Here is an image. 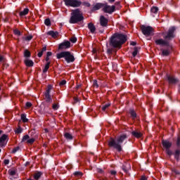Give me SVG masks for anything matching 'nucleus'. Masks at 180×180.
<instances>
[{"label":"nucleus","instance_id":"nucleus-45","mask_svg":"<svg viewBox=\"0 0 180 180\" xmlns=\"http://www.w3.org/2000/svg\"><path fill=\"white\" fill-rule=\"evenodd\" d=\"M65 84H67V81H65V80H62V81L59 83V85H60V86H63V85H65Z\"/></svg>","mask_w":180,"mask_h":180},{"label":"nucleus","instance_id":"nucleus-14","mask_svg":"<svg viewBox=\"0 0 180 180\" xmlns=\"http://www.w3.org/2000/svg\"><path fill=\"white\" fill-rule=\"evenodd\" d=\"M46 34L48 36H51V37H53V39H57V37H58V32L57 31H53V30H51L48 32H46Z\"/></svg>","mask_w":180,"mask_h":180},{"label":"nucleus","instance_id":"nucleus-32","mask_svg":"<svg viewBox=\"0 0 180 180\" xmlns=\"http://www.w3.org/2000/svg\"><path fill=\"white\" fill-rule=\"evenodd\" d=\"M44 23L46 26H51V21L50 20V18L45 19Z\"/></svg>","mask_w":180,"mask_h":180},{"label":"nucleus","instance_id":"nucleus-27","mask_svg":"<svg viewBox=\"0 0 180 180\" xmlns=\"http://www.w3.org/2000/svg\"><path fill=\"white\" fill-rule=\"evenodd\" d=\"M129 114L133 119H136V117H137V113H136V111H134V110H130Z\"/></svg>","mask_w":180,"mask_h":180},{"label":"nucleus","instance_id":"nucleus-31","mask_svg":"<svg viewBox=\"0 0 180 180\" xmlns=\"http://www.w3.org/2000/svg\"><path fill=\"white\" fill-rule=\"evenodd\" d=\"M138 53H139V48L134 47V51L132 52L133 57H136V56H137Z\"/></svg>","mask_w":180,"mask_h":180},{"label":"nucleus","instance_id":"nucleus-51","mask_svg":"<svg viewBox=\"0 0 180 180\" xmlns=\"http://www.w3.org/2000/svg\"><path fill=\"white\" fill-rule=\"evenodd\" d=\"M4 165H8V164H9V160L5 159L4 160Z\"/></svg>","mask_w":180,"mask_h":180},{"label":"nucleus","instance_id":"nucleus-62","mask_svg":"<svg viewBox=\"0 0 180 180\" xmlns=\"http://www.w3.org/2000/svg\"><path fill=\"white\" fill-rule=\"evenodd\" d=\"M77 89H78L79 88V86H77Z\"/></svg>","mask_w":180,"mask_h":180},{"label":"nucleus","instance_id":"nucleus-36","mask_svg":"<svg viewBox=\"0 0 180 180\" xmlns=\"http://www.w3.org/2000/svg\"><path fill=\"white\" fill-rule=\"evenodd\" d=\"M179 155H180V150H176L174 153L175 158H176V160H178V158H179Z\"/></svg>","mask_w":180,"mask_h":180},{"label":"nucleus","instance_id":"nucleus-29","mask_svg":"<svg viewBox=\"0 0 180 180\" xmlns=\"http://www.w3.org/2000/svg\"><path fill=\"white\" fill-rule=\"evenodd\" d=\"M41 175H43V174L40 172H38L37 173L34 174V179H40V176H41Z\"/></svg>","mask_w":180,"mask_h":180},{"label":"nucleus","instance_id":"nucleus-9","mask_svg":"<svg viewBox=\"0 0 180 180\" xmlns=\"http://www.w3.org/2000/svg\"><path fill=\"white\" fill-rule=\"evenodd\" d=\"M175 28L174 27H170L166 33V35L164 37V40L166 41H169L175 37Z\"/></svg>","mask_w":180,"mask_h":180},{"label":"nucleus","instance_id":"nucleus-12","mask_svg":"<svg viewBox=\"0 0 180 180\" xmlns=\"http://www.w3.org/2000/svg\"><path fill=\"white\" fill-rule=\"evenodd\" d=\"M100 25L102 27H108V24L109 23V20L105 16L101 15L99 19Z\"/></svg>","mask_w":180,"mask_h":180},{"label":"nucleus","instance_id":"nucleus-61","mask_svg":"<svg viewBox=\"0 0 180 180\" xmlns=\"http://www.w3.org/2000/svg\"><path fill=\"white\" fill-rule=\"evenodd\" d=\"M2 134V130H0V135Z\"/></svg>","mask_w":180,"mask_h":180},{"label":"nucleus","instance_id":"nucleus-26","mask_svg":"<svg viewBox=\"0 0 180 180\" xmlns=\"http://www.w3.org/2000/svg\"><path fill=\"white\" fill-rule=\"evenodd\" d=\"M21 120L23 123H27L29 120L26 118V114H21Z\"/></svg>","mask_w":180,"mask_h":180},{"label":"nucleus","instance_id":"nucleus-60","mask_svg":"<svg viewBox=\"0 0 180 180\" xmlns=\"http://www.w3.org/2000/svg\"><path fill=\"white\" fill-rule=\"evenodd\" d=\"M44 131H45L46 133H49V129H45Z\"/></svg>","mask_w":180,"mask_h":180},{"label":"nucleus","instance_id":"nucleus-49","mask_svg":"<svg viewBox=\"0 0 180 180\" xmlns=\"http://www.w3.org/2000/svg\"><path fill=\"white\" fill-rule=\"evenodd\" d=\"M176 146H177V147H179V146H180V136H178V138H177Z\"/></svg>","mask_w":180,"mask_h":180},{"label":"nucleus","instance_id":"nucleus-63","mask_svg":"<svg viewBox=\"0 0 180 180\" xmlns=\"http://www.w3.org/2000/svg\"><path fill=\"white\" fill-rule=\"evenodd\" d=\"M100 172H103V171L101 170V171H100Z\"/></svg>","mask_w":180,"mask_h":180},{"label":"nucleus","instance_id":"nucleus-35","mask_svg":"<svg viewBox=\"0 0 180 180\" xmlns=\"http://www.w3.org/2000/svg\"><path fill=\"white\" fill-rule=\"evenodd\" d=\"M29 139H30V136H29V135H25L24 136H22V142H25V141H27V140H29Z\"/></svg>","mask_w":180,"mask_h":180},{"label":"nucleus","instance_id":"nucleus-24","mask_svg":"<svg viewBox=\"0 0 180 180\" xmlns=\"http://www.w3.org/2000/svg\"><path fill=\"white\" fill-rule=\"evenodd\" d=\"M50 64H51V62H48L44 68L43 69V72L46 73L47 71H49V68H50Z\"/></svg>","mask_w":180,"mask_h":180},{"label":"nucleus","instance_id":"nucleus-40","mask_svg":"<svg viewBox=\"0 0 180 180\" xmlns=\"http://www.w3.org/2000/svg\"><path fill=\"white\" fill-rule=\"evenodd\" d=\"M93 86L94 88H99V85L98 84V80L95 79L93 81Z\"/></svg>","mask_w":180,"mask_h":180},{"label":"nucleus","instance_id":"nucleus-10","mask_svg":"<svg viewBox=\"0 0 180 180\" xmlns=\"http://www.w3.org/2000/svg\"><path fill=\"white\" fill-rule=\"evenodd\" d=\"M116 6H109L107 4H104L103 11L105 12V13H109L110 15L113 13V12L115 11Z\"/></svg>","mask_w":180,"mask_h":180},{"label":"nucleus","instance_id":"nucleus-39","mask_svg":"<svg viewBox=\"0 0 180 180\" xmlns=\"http://www.w3.org/2000/svg\"><path fill=\"white\" fill-rule=\"evenodd\" d=\"M22 130L21 127H18L16 129V130H15V134H20V133H22Z\"/></svg>","mask_w":180,"mask_h":180},{"label":"nucleus","instance_id":"nucleus-19","mask_svg":"<svg viewBox=\"0 0 180 180\" xmlns=\"http://www.w3.org/2000/svg\"><path fill=\"white\" fill-rule=\"evenodd\" d=\"M25 64L27 67H33V65H34L33 60L29 59L25 60Z\"/></svg>","mask_w":180,"mask_h":180},{"label":"nucleus","instance_id":"nucleus-17","mask_svg":"<svg viewBox=\"0 0 180 180\" xmlns=\"http://www.w3.org/2000/svg\"><path fill=\"white\" fill-rule=\"evenodd\" d=\"M103 6H105L104 4L97 3L93 6V11H99V9L103 8Z\"/></svg>","mask_w":180,"mask_h":180},{"label":"nucleus","instance_id":"nucleus-44","mask_svg":"<svg viewBox=\"0 0 180 180\" xmlns=\"http://www.w3.org/2000/svg\"><path fill=\"white\" fill-rule=\"evenodd\" d=\"M9 175H11V176H13L14 175H16V172L15 170H11L9 172Z\"/></svg>","mask_w":180,"mask_h":180},{"label":"nucleus","instance_id":"nucleus-46","mask_svg":"<svg viewBox=\"0 0 180 180\" xmlns=\"http://www.w3.org/2000/svg\"><path fill=\"white\" fill-rule=\"evenodd\" d=\"M14 34H16L17 36H20V31H19L18 30H15Z\"/></svg>","mask_w":180,"mask_h":180},{"label":"nucleus","instance_id":"nucleus-59","mask_svg":"<svg viewBox=\"0 0 180 180\" xmlns=\"http://www.w3.org/2000/svg\"><path fill=\"white\" fill-rule=\"evenodd\" d=\"M2 60H4V58L1 56H0V61H2Z\"/></svg>","mask_w":180,"mask_h":180},{"label":"nucleus","instance_id":"nucleus-52","mask_svg":"<svg viewBox=\"0 0 180 180\" xmlns=\"http://www.w3.org/2000/svg\"><path fill=\"white\" fill-rule=\"evenodd\" d=\"M112 51H113V50L112 49H107L108 54H112Z\"/></svg>","mask_w":180,"mask_h":180},{"label":"nucleus","instance_id":"nucleus-20","mask_svg":"<svg viewBox=\"0 0 180 180\" xmlns=\"http://www.w3.org/2000/svg\"><path fill=\"white\" fill-rule=\"evenodd\" d=\"M29 11L30 10L28 8H24L22 11H20L19 13L20 16H26V15L29 13Z\"/></svg>","mask_w":180,"mask_h":180},{"label":"nucleus","instance_id":"nucleus-5","mask_svg":"<svg viewBox=\"0 0 180 180\" xmlns=\"http://www.w3.org/2000/svg\"><path fill=\"white\" fill-rule=\"evenodd\" d=\"M56 58L58 60L65 58V60L66 63H68V64H70V63H74L75 61V57H74V55L71 53V52L67 51L57 53Z\"/></svg>","mask_w":180,"mask_h":180},{"label":"nucleus","instance_id":"nucleus-41","mask_svg":"<svg viewBox=\"0 0 180 180\" xmlns=\"http://www.w3.org/2000/svg\"><path fill=\"white\" fill-rule=\"evenodd\" d=\"M70 41H71V43H77V37H72L70 39Z\"/></svg>","mask_w":180,"mask_h":180},{"label":"nucleus","instance_id":"nucleus-22","mask_svg":"<svg viewBox=\"0 0 180 180\" xmlns=\"http://www.w3.org/2000/svg\"><path fill=\"white\" fill-rule=\"evenodd\" d=\"M45 101L47 103H51L53 102V99H51V96L50 94H44Z\"/></svg>","mask_w":180,"mask_h":180},{"label":"nucleus","instance_id":"nucleus-55","mask_svg":"<svg viewBox=\"0 0 180 180\" xmlns=\"http://www.w3.org/2000/svg\"><path fill=\"white\" fill-rule=\"evenodd\" d=\"M45 60L46 61V63H50V57L46 56Z\"/></svg>","mask_w":180,"mask_h":180},{"label":"nucleus","instance_id":"nucleus-53","mask_svg":"<svg viewBox=\"0 0 180 180\" xmlns=\"http://www.w3.org/2000/svg\"><path fill=\"white\" fill-rule=\"evenodd\" d=\"M51 56H53V53H51L50 51L47 52L46 57H51Z\"/></svg>","mask_w":180,"mask_h":180},{"label":"nucleus","instance_id":"nucleus-50","mask_svg":"<svg viewBox=\"0 0 180 180\" xmlns=\"http://www.w3.org/2000/svg\"><path fill=\"white\" fill-rule=\"evenodd\" d=\"M110 174L111 175H116L117 174V172H116L115 170H111V171H110Z\"/></svg>","mask_w":180,"mask_h":180},{"label":"nucleus","instance_id":"nucleus-2","mask_svg":"<svg viewBox=\"0 0 180 180\" xmlns=\"http://www.w3.org/2000/svg\"><path fill=\"white\" fill-rule=\"evenodd\" d=\"M127 134H122L117 137L116 139L114 138H110L108 141V147H112V148H115L117 151L120 153L122 151V143L124 142V140H127Z\"/></svg>","mask_w":180,"mask_h":180},{"label":"nucleus","instance_id":"nucleus-8","mask_svg":"<svg viewBox=\"0 0 180 180\" xmlns=\"http://www.w3.org/2000/svg\"><path fill=\"white\" fill-rule=\"evenodd\" d=\"M162 145L166 150V154H167V155H169V157H171V155H172V151L170 150L169 148L171 147H172V142H171L168 140L162 139Z\"/></svg>","mask_w":180,"mask_h":180},{"label":"nucleus","instance_id":"nucleus-6","mask_svg":"<svg viewBox=\"0 0 180 180\" xmlns=\"http://www.w3.org/2000/svg\"><path fill=\"white\" fill-rule=\"evenodd\" d=\"M66 6L72 8H79L82 5V2L79 0H63Z\"/></svg>","mask_w":180,"mask_h":180},{"label":"nucleus","instance_id":"nucleus-37","mask_svg":"<svg viewBox=\"0 0 180 180\" xmlns=\"http://www.w3.org/2000/svg\"><path fill=\"white\" fill-rule=\"evenodd\" d=\"M34 141H36V139H34V138H32L27 141V144H33V143H34Z\"/></svg>","mask_w":180,"mask_h":180},{"label":"nucleus","instance_id":"nucleus-21","mask_svg":"<svg viewBox=\"0 0 180 180\" xmlns=\"http://www.w3.org/2000/svg\"><path fill=\"white\" fill-rule=\"evenodd\" d=\"M64 137L65 139H66V140H72L74 139V136H72V134L68 132H65L64 134Z\"/></svg>","mask_w":180,"mask_h":180},{"label":"nucleus","instance_id":"nucleus-47","mask_svg":"<svg viewBox=\"0 0 180 180\" xmlns=\"http://www.w3.org/2000/svg\"><path fill=\"white\" fill-rule=\"evenodd\" d=\"M26 108H32V103L30 102H27L25 104Z\"/></svg>","mask_w":180,"mask_h":180},{"label":"nucleus","instance_id":"nucleus-56","mask_svg":"<svg viewBox=\"0 0 180 180\" xmlns=\"http://www.w3.org/2000/svg\"><path fill=\"white\" fill-rule=\"evenodd\" d=\"M115 6L120 5V2L117 1V2L115 3Z\"/></svg>","mask_w":180,"mask_h":180},{"label":"nucleus","instance_id":"nucleus-48","mask_svg":"<svg viewBox=\"0 0 180 180\" xmlns=\"http://www.w3.org/2000/svg\"><path fill=\"white\" fill-rule=\"evenodd\" d=\"M18 150H19V147H16V148H13V150H12V153L15 154V153L18 151Z\"/></svg>","mask_w":180,"mask_h":180},{"label":"nucleus","instance_id":"nucleus-58","mask_svg":"<svg viewBox=\"0 0 180 180\" xmlns=\"http://www.w3.org/2000/svg\"><path fill=\"white\" fill-rule=\"evenodd\" d=\"M108 2H110V4H113V2H115V0H108Z\"/></svg>","mask_w":180,"mask_h":180},{"label":"nucleus","instance_id":"nucleus-18","mask_svg":"<svg viewBox=\"0 0 180 180\" xmlns=\"http://www.w3.org/2000/svg\"><path fill=\"white\" fill-rule=\"evenodd\" d=\"M167 79L169 84H176V82H178V79H176L173 76H168Z\"/></svg>","mask_w":180,"mask_h":180},{"label":"nucleus","instance_id":"nucleus-42","mask_svg":"<svg viewBox=\"0 0 180 180\" xmlns=\"http://www.w3.org/2000/svg\"><path fill=\"white\" fill-rule=\"evenodd\" d=\"M32 39H33V36L29 35L25 38V40H26L27 41H30V40H32Z\"/></svg>","mask_w":180,"mask_h":180},{"label":"nucleus","instance_id":"nucleus-54","mask_svg":"<svg viewBox=\"0 0 180 180\" xmlns=\"http://www.w3.org/2000/svg\"><path fill=\"white\" fill-rule=\"evenodd\" d=\"M130 44H131V46H136L137 44V42H136V41H131Z\"/></svg>","mask_w":180,"mask_h":180},{"label":"nucleus","instance_id":"nucleus-16","mask_svg":"<svg viewBox=\"0 0 180 180\" xmlns=\"http://www.w3.org/2000/svg\"><path fill=\"white\" fill-rule=\"evenodd\" d=\"M131 134L136 139H141L143 137V133L137 131H134L131 132Z\"/></svg>","mask_w":180,"mask_h":180},{"label":"nucleus","instance_id":"nucleus-13","mask_svg":"<svg viewBox=\"0 0 180 180\" xmlns=\"http://www.w3.org/2000/svg\"><path fill=\"white\" fill-rule=\"evenodd\" d=\"M6 140H8V135L3 134L0 137V147H5V146H6V143H8Z\"/></svg>","mask_w":180,"mask_h":180},{"label":"nucleus","instance_id":"nucleus-3","mask_svg":"<svg viewBox=\"0 0 180 180\" xmlns=\"http://www.w3.org/2000/svg\"><path fill=\"white\" fill-rule=\"evenodd\" d=\"M155 43L157 46H162V47H164V46L167 47V49H163L162 51V56L167 57L170 54L171 50H172V45H171L169 44V41H165L162 39H157L155 41Z\"/></svg>","mask_w":180,"mask_h":180},{"label":"nucleus","instance_id":"nucleus-28","mask_svg":"<svg viewBox=\"0 0 180 180\" xmlns=\"http://www.w3.org/2000/svg\"><path fill=\"white\" fill-rule=\"evenodd\" d=\"M51 89H53V86L48 85L47 89L46 90V92L44 94L50 95V92L51 91Z\"/></svg>","mask_w":180,"mask_h":180},{"label":"nucleus","instance_id":"nucleus-34","mask_svg":"<svg viewBox=\"0 0 180 180\" xmlns=\"http://www.w3.org/2000/svg\"><path fill=\"white\" fill-rule=\"evenodd\" d=\"M109 106H110V103H107V104L103 105L101 109L103 112H105V110H106V109H108V108H109Z\"/></svg>","mask_w":180,"mask_h":180},{"label":"nucleus","instance_id":"nucleus-57","mask_svg":"<svg viewBox=\"0 0 180 180\" xmlns=\"http://www.w3.org/2000/svg\"><path fill=\"white\" fill-rule=\"evenodd\" d=\"M96 49H93V53H94V54H96Z\"/></svg>","mask_w":180,"mask_h":180},{"label":"nucleus","instance_id":"nucleus-7","mask_svg":"<svg viewBox=\"0 0 180 180\" xmlns=\"http://www.w3.org/2000/svg\"><path fill=\"white\" fill-rule=\"evenodd\" d=\"M141 30L144 36H153L154 34V28L150 26L141 25Z\"/></svg>","mask_w":180,"mask_h":180},{"label":"nucleus","instance_id":"nucleus-1","mask_svg":"<svg viewBox=\"0 0 180 180\" xmlns=\"http://www.w3.org/2000/svg\"><path fill=\"white\" fill-rule=\"evenodd\" d=\"M127 41V36L120 33H115L110 38V46L113 49H122L124 42Z\"/></svg>","mask_w":180,"mask_h":180},{"label":"nucleus","instance_id":"nucleus-43","mask_svg":"<svg viewBox=\"0 0 180 180\" xmlns=\"http://www.w3.org/2000/svg\"><path fill=\"white\" fill-rule=\"evenodd\" d=\"M52 109H53L54 110H57L58 109V104H53Z\"/></svg>","mask_w":180,"mask_h":180},{"label":"nucleus","instance_id":"nucleus-11","mask_svg":"<svg viewBox=\"0 0 180 180\" xmlns=\"http://www.w3.org/2000/svg\"><path fill=\"white\" fill-rule=\"evenodd\" d=\"M58 49V50H68V49H71V42L70 41H64L59 44Z\"/></svg>","mask_w":180,"mask_h":180},{"label":"nucleus","instance_id":"nucleus-64","mask_svg":"<svg viewBox=\"0 0 180 180\" xmlns=\"http://www.w3.org/2000/svg\"><path fill=\"white\" fill-rule=\"evenodd\" d=\"M0 153H1V149H0Z\"/></svg>","mask_w":180,"mask_h":180},{"label":"nucleus","instance_id":"nucleus-33","mask_svg":"<svg viewBox=\"0 0 180 180\" xmlns=\"http://www.w3.org/2000/svg\"><path fill=\"white\" fill-rule=\"evenodd\" d=\"M82 5H83V6H85L86 8H91V4L88 1L82 2Z\"/></svg>","mask_w":180,"mask_h":180},{"label":"nucleus","instance_id":"nucleus-30","mask_svg":"<svg viewBox=\"0 0 180 180\" xmlns=\"http://www.w3.org/2000/svg\"><path fill=\"white\" fill-rule=\"evenodd\" d=\"M152 13H158V7L153 6L150 9Z\"/></svg>","mask_w":180,"mask_h":180},{"label":"nucleus","instance_id":"nucleus-25","mask_svg":"<svg viewBox=\"0 0 180 180\" xmlns=\"http://www.w3.org/2000/svg\"><path fill=\"white\" fill-rule=\"evenodd\" d=\"M31 56H32V53H30V51L26 49L24 51V57H25L26 58H30Z\"/></svg>","mask_w":180,"mask_h":180},{"label":"nucleus","instance_id":"nucleus-38","mask_svg":"<svg viewBox=\"0 0 180 180\" xmlns=\"http://www.w3.org/2000/svg\"><path fill=\"white\" fill-rule=\"evenodd\" d=\"M73 175H75V176H82L84 175V174H82V172H75Z\"/></svg>","mask_w":180,"mask_h":180},{"label":"nucleus","instance_id":"nucleus-4","mask_svg":"<svg viewBox=\"0 0 180 180\" xmlns=\"http://www.w3.org/2000/svg\"><path fill=\"white\" fill-rule=\"evenodd\" d=\"M82 20H84V15L82 12L79 11V8H77L72 11L69 22L75 24L79 23V22H82Z\"/></svg>","mask_w":180,"mask_h":180},{"label":"nucleus","instance_id":"nucleus-15","mask_svg":"<svg viewBox=\"0 0 180 180\" xmlns=\"http://www.w3.org/2000/svg\"><path fill=\"white\" fill-rule=\"evenodd\" d=\"M88 29L90 30L91 33L94 34L96 32V27L92 22L88 24Z\"/></svg>","mask_w":180,"mask_h":180},{"label":"nucleus","instance_id":"nucleus-23","mask_svg":"<svg viewBox=\"0 0 180 180\" xmlns=\"http://www.w3.org/2000/svg\"><path fill=\"white\" fill-rule=\"evenodd\" d=\"M47 50V47L44 46L41 50L38 53L37 56L40 58V57H42L43 53Z\"/></svg>","mask_w":180,"mask_h":180}]
</instances>
